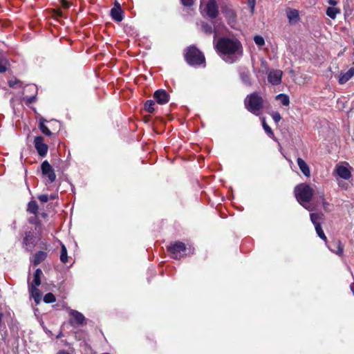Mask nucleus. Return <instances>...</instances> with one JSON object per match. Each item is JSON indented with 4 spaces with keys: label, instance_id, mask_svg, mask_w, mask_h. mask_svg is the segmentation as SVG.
Wrapping results in <instances>:
<instances>
[{
    "label": "nucleus",
    "instance_id": "nucleus-44",
    "mask_svg": "<svg viewBox=\"0 0 354 354\" xmlns=\"http://www.w3.org/2000/svg\"><path fill=\"white\" fill-rule=\"evenodd\" d=\"M254 8V0H252V3L251 5L252 11H253Z\"/></svg>",
    "mask_w": 354,
    "mask_h": 354
},
{
    "label": "nucleus",
    "instance_id": "nucleus-15",
    "mask_svg": "<svg viewBox=\"0 0 354 354\" xmlns=\"http://www.w3.org/2000/svg\"><path fill=\"white\" fill-rule=\"evenodd\" d=\"M354 75V67L350 68L347 71H342L338 82L340 84L346 83Z\"/></svg>",
    "mask_w": 354,
    "mask_h": 354
},
{
    "label": "nucleus",
    "instance_id": "nucleus-35",
    "mask_svg": "<svg viewBox=\"0 0 354 354\" xmlns=\"http://www.w3.org/2000/svg\"><path fill=\"white\" fill-rule=\"evenodd\" d=\"M270 115H271L273 120L276 123H278L281 120V119L280 113L279 112H277V111H273V112L271 113Z\"/></svg>",
    "mask_w": 354,
    "mask_h": 354
},
{
    "label": "nucleus",
    "instance_id": "nucleus-36",
    "mask_svg": "<svg viewBox=\"0 0 354 354\" xmlns=\"http://www.w3.org/2000/svg\"><path fill=\"white\" fill-rule=\"evenodd\" d=\"M40 284H41V278L40 277H34V279L32 281V283L29 285V286L37 287Z\"/></svg>",
    "mask_w": 354,
    "mask_h": 354
},
{
    "label": "nucleus",
    "instance_id": "nucleus-1",
    "mask_svg": "<svg viewBox=\"0 0 354 354\" xmlns=\"http://www.w3.org/2000/svg\"><path fill=\"white\" fill-rule=\"evenodd\" d=\"M216 48L221 58L228 64L236 62L243 55L242 44L236 39L221 38L216 42Z\"/></svg>",
    "mask_w": 354,
    "mask_h": 354
},
{
    "label": "nucleus",
    "instance_id": "nucleus-24",
    "mask_svg": "<svg viewBox=\"0 0 354 354\" xmlns=\"http://www.w3.org/2000/svg\"><path fill=\"white\" fill-rule=\"evenodd\" d=\"M276 100L280 101L283 106H288L290 104V100L288 95L284 93H280L276 96Z\"/></svg>",
    "mask_w": 354,
    "mask_h": 354
},
{
    "label": "nucleus",
    "instance_id": "nucleus-19",
    "mask_svg": "<svg viewBox=\"0 0 354 354\" xmlns=\"http://www.w3.org/2000/svg\"><path fill=\"white\" fill-rule=\"evenodd\" d=\"M111 16L113 18V20L115 21L120 22L123 19V12L122 10L121 7H113L111 10Z\"/></svg>",
    "mask_w": 354,
    "mask_h": 354
},
{
    "label": "nucleus",
    "instance_id": "nucleus-27",
    "mask_svg": "<svg viewBox=\"0 0 354 354\" xmlns=\"http://www.w3.org/2000/svg\"><path fill=\"white\" fill-rule=\"evenodd\" d=\"M340 10L335 7H328L326 10V15L331 19H335Z\"/></svg>",
    "mask_w": 354,
    "mask_h": 354
},
{
    "label": "nucleus",
    "instance_id": "nucleus-38",
    "mask_svg": "<svg viewBox=\"0 0 354 354\" xmlns=\"http://www.w3.org/2000/svg\"><path fill=\"white\" fill-rule=\"evenodd\" d=\"M319 199L322 201L324 209H326V206L328 205V203L325 201L324 196L323 193L320 194Z\"/></svg>",
    "mask_w": 354,
    "mask_h": 354
},
{
    "label": "nucleus",
    "instance_id": "nucleus-43",
    "mask_svg": "<svg viewBox=\"0 0 354 354\" xmlns=\"http://www.w3.org/2000/svg\"><path fill=\"white\" fill-rule=\"evenodd\" d=\"M57 354H70V353L66 351H60L58 352Z\"/></svg>",
    "mask_w": 354,
    "mask_h": 354
},
{
    "label": "nucleus",
    "instance_id": "nucleus-12",
    "mask_svg": "<svg viewBox=\"0 0 354 354\" xmlns=\"http://www.w3.org/2000/svg\"><path fill=\"white\" fill-rule=\"evenodd\" d=\"M335 172L341 178L348 180L351 178V172L350 169L344 165H337L335 167Z\"/></svg>",
    "mask_w": 354,
    "mask_h": 354
},
{
    "label": "nucleus",
    "instance_id": "nucleus-46",
    "mask_svg": "<svg viewBox=\"0 0 354 354\" xmlns=\"http://www.w3.org/2000/svg\"><path fill=\"white\" fill-rule=\"evenodd\" d=\"M118 6L121 7V6H120V3H119L118 2H117V1H116V2L115 3V6H114V7H118Z\"/></svg>",
    "mask_w": 354,
    "mask_h": 354
},
{
    "label": "nucleus",
    "instance_id": "nucleus-10",
    "mask_svg": "<svg viewBox=\"0 0 354 354\" xmlns=\"http://www.w3.org/2000/svg\"><path fill=\"white\" fill-rule=\"evenodd\" d=\"M282 75L281 70H272L268 74V80L272 85H279L281 82Z\"/></svg>",
    "mask_w": 354,
    "mask_h": 354
},
{
    "label": "nucleus",
    "instance_id": "nucleus-3",
    "mask_svg": "<svg viewBox=\"0 0 354 354\" xmlns=\"http://www.w3.org/2000/svg\"><path fill=\"white\" fill-rule=\"evenodd\" d=\"M244 104L248 111L255 115H259L263 107V100L259 93L254 92L246 96Z\"/></svg>",
    "mask_w": 354,
    "mask_h": 354
},
{
    "label": "nucleus",
    "instance_id": "nucleus-48",
    "mask_svg": "<svg viewBox=\"0 0 354 354\" xmlns=\"http://www.w3.org/2000/svg\"><path fill=\"white\" fill-rule=\"evenodd\" d=\"M55 198V197L54 196H50V198H51V199H54Z\"/></svg>",
    "mask_w": 354,
    "mask_h": 354
},
{
    "label": "nucleus",
    "instance_id": "nucleus-47",
    "mask_svg": "<svg viewBox=\"0 0 354 354\" xmlns=\"http://www.w3.org/2000/svg\"><path fill=\"white\" fill-rule=\"evenodd\" d=\"M57 14L58 16H62V12L60 10H58L57 12Z\"/></svg>",
    "mask_w": 354,
    "mask_h": 354
},
{
    "label": "nucleus",
    "instance_id": "nucleus-23",
    "mask_svg": "<svg viewBox=\"0 0 354 354\" xmlns=\"http://www.w3.org/2000/svg\"><path fill=\"white\" fill-rule=\"evenodd\" d=\"M46 122V120L44 118H41L40 119V121H39V129L41 130V131L48 136H50L52 135V133L51 131H50V129H48V127L45 124V122Z\"/></svg>",
    "mask_w": 354,
    "mask_h": 354
},
{
    "label": "nucleus",
    "instance_id": "nucleus-26",
    "mask_svg": "<svg viewBox=\"0 0 354 354\" xmlns=\"http://www.w3.org/2000/svg\"><path fill=\"white\" fill-rule=\"evenodd\" d=\"M38 211V205L35 201H31L28 204V212L32 214H37Z\"/></svg>",
    "mask_w": 354,
    "mask_h": 354
},
{
    "label": "nucleus",
    "instance_id": "nucleus-22",
    "mask_svg": "<svg viewBox=\"0 0 354 354\" xmlns=\"http://www.w3.org/2000/svg\"><path fill=\"white\" fill-rule=\"evenodd\" d=\"M8 60L3 53H0V73H4L7 71Z\"/></svg>",
    "mask_w": 354,
    "mask_h": 354
},
{
    "label": "nucleus",
    "instance_id": "nucleus-9",
    "mask_svg": "<svg viewBox=\"0 0 354 354\" xmlns=\"http://www.w3.org/2000/svg\"><path fill=\"white\" fill-rule=\"evenodd\" d=\"M35 147L39 156L44 157L47 154L48 145L44 143V138L41 136H37L34 140Z\"/></svg>",
    "mask_w": 354,
    "mask_h": 354
},
{
    "label": "nucleus",
    "instance_id": "nucleus-33",
    "mask_svg": "<svg viewBox=\"0 0 354 354\" xmlns=\"http://www.w3.org/2000/svg\"><path fill=\"white\" fill-rule=\"evenodd\" d=\"M262 126L265 131L270 136H273V131L272 129L266 124L265 118H262Z\"/></svg>",
    "mask_w": 354,
    "mask_h": 354
},
{
    "label": "nucleus",
    "instance_id": "nucleus-2",
    "mask_svg": "<svg viewBox=\"0 0 354 354\" xmlns=\"http://www.w3.org/2000/svg\"><path fill=\"white\" fill-rule=\"evenodd\" d=\"M295 195L297 201L308 211H312L313 209L308 205L314 194L313 188L305 183H301L297 185L295 188Z\"/></svg>",
    "mask_w": 354,
    "mask_h": 354
},
{
    "label": "nucleus",
    "instance_id": "nucleus-39",
    "mask_svg": "<svg viewBox=\"0 0 354 354\" xmlns=\"http://www.w3.org/2000/svg\"><path fill=\"white\" fill-rule=\"evenodd\" d=\"M182 3L185 6H190L193 4V0H181Z\"/></svg>",
    "mask_w": 354,
    "mask_h": 354
},
{
    "label": "nucleus",
    "instance_id": "nucleus-8",
    "mask_svg": "<svg viewBox=\"0 0 354 354\" xmlns=\"http://www.w3.org/2000/svg\"><path fill=\"white\" fill-rule=\"evenodd\" d=\"M204 10L209 18H216L218 14V7L216 1L215 0H209Z\"/></svg>",
    "mask_w": 354,
    "mask_h": 354
},
{
    "label": "nucleus",
    "instance_id": "nucleus-40",
    "mask_svg": "<svg viewBox=\"0 0 354 354\" xmlns=\"http://www.w3.org/2000/svg\"><path fill=\"white\" fill-rule=\"evenodd\" d=\"M42 274V271L41 269L38 268L35 270V273H34V277H40L41 278V276Z\"/></svg>",
    "mask_w": 354,
    "mask_h": 354
},
{
    "label": "nucleus",
    "instance_id": "nucleus-37",
    "mask_svg": "<svg viewBox=\"0 0 354 354\" xmlns=\"http://www.w3.org/2000/svg\"><path fill=\"white\" fill-rule=\"evenodd\" d=\"M38 199L42 203L48 202L49 197L47 194H41L38 196Z\"/></svg>",
    "mask_w": 354,
    "mask_h": 354
},
{
    "label": "nucleus",
    "instance_id": "nucleus-14",
    "mask_svg": "<svg viewBox=\"0 0 354 354\" xmlns=\"http://www.w3.org/2000/svg\"><path fill=\"white\" fill-rule=\"evenodd\" d=\"M153 97L160 104L167 103L169 100V94L163 89L157 90L153 94Z\"/></svg>",
    "mask_w": 354,
    "mask_h": 354
},
{
    "label": "nucleus",
    "instance_id": "nucleus-17",
    "mask_svg": "<svg viewBox=\"0 0 354 354\" xmlns=\"http://www.w3.org/2000/svg\"><path fill=\"white\" fill-rule=\"evenodd\" d=\"M328 249L333 253L341 256L343 254L344 247L341 241L339 240L335 241L331 245L328 246Z\"/></svg>",
    "mask_w": 354,
    "mask_h": 354
},
{
    "label": "nucleus",
    "instance_id": "nucleus-21",
    "mask_svg": "<svg viewBox=\"0 0 354 354\" xmlns=\"http://www.w3.org/2000/svg\"><path fill=\"white\" fill-rule=\"evenodd\" d=\"M46 257H47V253L46 252L39 251L34 256L33 261H32L33 264L35 266L39 265L43 261H44Z\"/></svg>",
    "mask_w": 354,
    "mask_h": 354
},
{
    "label": "nucleus",
    "instance_id": "nucleus-42",
    "mask_svg": "<svg viewBox=\"0 0 354 354\" xmlns=\"http://www.w3.org/2000/svg\"><path fill=\"white\" fill-rule=\"evenodd\" d=\"M328 2L330 5L333 6V7L337 4V1L335 0H328Z\"/></svg>",
    "mask_w": 354,
    "mask_h": 354
},
{
    "label": "nucleus",
    "instance_id": "nucleus-5",
    "mask_svg": "<svg viewBox=\"0 0 354 354\" xmlns=\"http://www.w3.org/2000/svg\"><path fill=\"white\" fill-rule=\"evenodd\" d=\"M171 256L174 259H180L184 256L191 253V248H187L185 243L180 241H176L171 243L167 248Z\"/></svg>",
    "mask_w": 354,
    "mask_h": 354
},
{
    "label": "nucleus",
    "instance_id": "nucleus-20",
    "mask_svg": "<svg viewBox=\"0 0 354 354\" xmlns=\"http://www.w3.org/2000/svg\"><path fill=\"white\" fill-rule=\"evenodd\" d=\"M29 291L33 297L35 303L37 304H39L41 298V294L40 292V290L37 288V287L35 286H29Z\"/></svg>",
    "mask_w": 354,
    "mask_h": 354
},
{
    "label": "nucleus",
    "instance_id": "nucleus-11",
    "mask_svg": "<svg viewBox=\"0 0 354 354\" xmlns=\"http://www.w3.org/2000/svg\"><path fill=\"white\" fill-rule=\"evenodd\" d=\"M35 245V239L31 232H26L23 240V247L27 251H32Z\"/></svg>",
    "mask_w": 354,
    "mask_h": 354
},
{
    "label": "nucleus",
    "instance_id": "nucleus-29",
    "mask_svg": "<svg viewBox=\"0 0 354 354\" xmlns=\"http://www.w3.org/2000/svg\"><path fill=\"white\" fill-rule=\"evenodd\" d=\"M155 102L152 100H147L145 104V110L150 113H152L155 111Z\"/></svg>",
    "mask_w": 354,
    "mask_h": 354
},
{
    "label": "nucleus",
    "instance_id": "nucleus-34",
    "mask_svg": "<svg viewBox=\"0 0 354 354\" xmlns=\"http://www.w3.org/2000/svg\"><path fill=\"white\" fill-rule=\"evenodd\" d=\"M254 41L257 46H262L265 44L264 39L259 35H256L254 37Z\"/></svg>",
    "mask_w": 354,
    "mask_h": 354
},
{
    "label": "nucleus",
    "instance_id": "nucleus-18",
    "mask_svg": "<svg viewBox=\"0 0 354 354\" xmlns=\"http://www.w3.org/2000/svg\"><path fill=\"white\" fill-rule=\"evenodd\" d=\"M297 162L302 174L306 177H310V170L307 163L301 158H298Z\"/></svg>",
    "mask_w": 354,
    "mask_h": 354
},
{
    "label": "nucleus",
    "instance_id": "nucleus-30",
    "mask_svg": "<svg viewBox=\"0 0 354 354\" xmlns=\"http://www.w3.org/2000/svg\"><path fill=\"white\" fill-rule=\"evenodd\" d=\"M315 230H316V232L317 234V235L322 239L324 240L325 242L327 241V238L321 227V225H317V226H316L315 227Z\"/></svg>",
    "mask_w": 354,
    "mask_h": 354
},
{
    "label": "nucleus",
    "instance_id": "nucleus-4",
    "mask_svg": "<svg viewBox=\"0 0 354 354\" xmlns=\"http://www.w3.org/2000/svg\"><path fill=\"white\" fill-rule=\"evenodd\" d=\"M185 57L187 62L193 66L204 64L205 62L204 55L194 46L187 48Z\"/></svg>",
    "mask_w": 354,
    "mask_h": 354
},
{
    "label": "nucleus",
    "instance_id": "nucleus-31",
    "mask_svg": "<svg viewBox=\"0 0 354 354\" xmlns=\"http://www.w3.org/2000/svg\"><path fill=\"white\" fill-rule=\"evenodd\" d=\"M56 300L55 295L53 293H47L44 297V301L46 304L55 302Z\"/></svg>",
    "mask_w": 354,
    "mask_h": 354
},
{
    "label": "nucleus",
    "instance_id": "nucleus-6",
    "mask_svg": "<svg viewBox=\"0 0 354 354\" xmlns=\"http://www.w3.org/2000/svg\"><path fill=\"white\" fill-rule=\"evenodd\" d=\"M68 314L71 317L69 323L73 326H82L86 322V318L84 315L76 310L68 309Z\"/></svg>",
    "mask_w": 354,
    "mask_h": 354
},
{
    "label": "nucleus",
    "instance_id": "nucleus-28",
    "mask_svg": "<svg viewBox=\"0 0 354 354\" xmlns=\"http://www.w3.org/2000/svg\"><path fill=\"white\" fill-rule=\"evenodd\" d=\"M60 261L64 263L68 261L67 250L64 244L61 245Z\"/></svg>",
    "mask_w": 354,
    "mask_h": 354
},
{
    "label": "nucleus",
    "instance_id": "nucleus-41",
    "mask_svg": "<svg viewBox=\"0 0 354 354\" xmlns=\"http://www.w3.org/2000/svg\"><path fill=\"white\" fill-rule=\"evenodd\" d=\"M62 6L64 8H68L69 7V3L66 1V0H64L62 1Z\"/></svg>",
    "mask_w": 354,
    "mask_h": 354
},
{
    "label": "nucleus",
    "instance_id": "nucleus-7",
    "mask_svg": "<svg viewBox=\"0 0 354 354\" xmlns=\"http://www.w3.org/2000/svg\"><path fill=\"white\" fill-rule=\"evenodd\" d=\"M43 176L48 178L49 183H53L56 179V175L52 166L47 160H44L41 165Z\"/></svg>",
    "mask_w": 354,
    "mask_h": 354
},
{
    "label": "nucleus",
    "instance_id": "nucleus-25",
    "mask_svg": "<svg viewBox=\"0 0 354 354\" xmlns=\"http://www.w3.org/2000/svg\"><path fill=\"white\" fill-rule=\"evenodd\" d=\"M310 216V220L315 227L316 226H317V225H320L319 221L322 219L323 214L317 213H311Z\"/></svg>",
    "mask_w": 354,
    "mask_h": 354
},
{
    "label": "nucleus",
    "instance_id": "nucleus-32",
    "mask_svg": "<svg viewBox=\"0 0 354 354\" xmlns=\"http://www.w3.org/2000/svg\"><path fill=\"white\" fill-rule=\"evenodd\" d=\"M202 30L206 34L210 35L213 32V28L212 25L208 24L207 23L202 24Z\"/></svg>",
    "mask_w": 354,
    "mask_h": 354
},
{
    "label": "nucleus",
    "instance_id": "nucleus-16",
    "mask_svg": "<svg viewBox=\"0 0 354 354\" xmlns=\"http://www.w3.org/2000/svg\"><path fill=\"white\" fill-rule=\"evenodd\" d=\"M287 17L290 24H296L300 19L299 12L295 9H288L286 10Z\"/></svg>",
    "mask_w": 354,
    "mask_h": 354
},
{
    "label": "nucleus",
    "instance_id": "nucleus-13",
    "mask_svg": "<svg viewBox=\"0 0 354 354\" xmlns=\"http://www.w3.org/2000/svg\"><path fill=\"white\" fill-rule=\"evenodd\" d=\"M239 73L241 82L246 86H252L251 75L248 68L245 67H241L239 70Z\"/></svg>",
    "mask_w": 354,
    "mask_h": 354
},
{
    "label": "nucleus",
    "instance_id": "nucleus-45",
    "mask_svg": "<svg viewBox=\"0 0 354 354\" xmlns=\"http://www.w3.org/2000/svg\"><path fill=\"white\" fill-rule=\"evenodd\" d=\"M35 98V97H30V99L28 100V102H30V103L34 102Z\"/></svg>",
    "mask_w": 354,
    "mask_h": 354
}]
</instances>
